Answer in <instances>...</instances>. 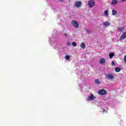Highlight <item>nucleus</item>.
Wrapping results in <instances>:
<instances>
[{"label": "nucleus", "instance_id": "3", "mask_svg": "<svg viewBox=\"0 0 126 126\" xmlns=\"http://www.w3.org/2000/svg\"><path fill=\"white\" fill-rule=\"evenodd\" d=\"M71 24L75 28H79V24L77 21L72 20L71 21Z\"/></svg>", "mask_w": 126, "mask_h": 126}, {"label": "nucleus", "instance_id": "20", "mask_svg": "<svg viewBox=\"0 0 126 126\" xmlns=\"http://www.w3.org/2000/svg\"><path fill=\"white\" fill-rule=\"evenodd\" d=\"M112 65H116V63H115V62L114 61H112L111 62Z\"/></svg>", "mask_w": 126, "mask_h": 126}, {"label": "nucleus", "instance_id": "28", "mask_svg": "<svg viewBox=\"0 0 126 126\" xmlns=\"http://www.w3.org/2000/svg\"><path fill=\"white\" fill-rule=\"evenodd\" d=\"M102 110L103 111V112H105V109H102Z\"/></svg>", "mask_w": 126, "mask_h": 126}, {"label": "nucleus", "instance_id": "25", "mask_svg": "<svg viewBox=\"0 0 126 126\" xmlns=\"http://www.w3.org/2000/svg\"><path fill=\"white\" fill-rule=\"evenodd\" d=\"M64 36H65V37H67V34L64 33Z\"/></svg>", "mask_w": 126, "mask_h": 126}, {"label": "nucleus", "instance_id": "24", "mask_svg": "<svg viewBox=\"0 0 126 126\" xmlns=\"http://www.w3.org/2000/svg\"><path fill=\"white\" fill-rule=\"evenodd\" d=\"M121 1H122V2H125L126 1V0H121Z\"/></svg>", "mask_w": 126, "mask_h": 126}, {"label": "nucleus", "instance_id": "12", "mask_svg": "<svg viewBox=\"0 0 126 126\" xmlns=\"http://www.w3.org/2000/svg\"><path fill=\"white\" fill-rule=\"evenodd\" d=\"M100 63H101V64H103V63H105V59L104 58H101L100 60Z\"/></svg>", "mask_w": 126, "mask_h": 126}, {"label": "nucleus", "instance_id": "9", "mask_svg": "<svg viewBox=\"0 0 126 126\" xmlns=\"http://www.w3.org/2000/svg\"><path fill=\"white\" fill-rule=\"evenodd\" d=\"M103 25L105 26V27H108V26H110V23L108 22H104L103 23Z\"/></svg>", "mask_w": 126, "mask_h": 126}, {"label": "nucleus", "instance_id": "2", "mask_svg": "<svg viewBox=\"0 0 126 126\" xmlns=\"http://www.w3.org/2000/svg\"><path fill=\"white\" fill-rule=\"evenodd\" d=\"M96 97L94 96V94H91L88 95L87 101H94Z\"/></svg>", "mask_w": 126, "mask_h": 126}, {"label": "nucleus", "instance_id": "19", "mask_svg": "<svg viewBox=\"0 0 126 126\" xmlns=\"http://www.w3.org/2000/svg\"><path fill=\"white\" fill-rule=\"evenodd\" d=\"M95 82L96 84H99L100 81H99V79H96V80H95Z\"/></svg>", "mask_w": 126, "mask_h": 126}, {"label": "nucleus", "instance_id": "15", "mask_svg": "<svg viewBox=\"0 0 126 126\" xmlns=\"http://www.w3.org/2000/svg\"><path fill=\"white\" fill-rule=\"evenodd\" d=\"M115 71L116 72H120L121 71V68L120 67H117L115 68Z\"/></svg>", "mask_w": 126, "mask_h": 126}, {"label": "nucleus", "instance_id": "11", "mask_svg": "<svg viewBox=\"0 0 126 126\" xmlns=\"http://www.w3.org/2000/svg\"><path fill=\"white\" fill-rule=\"evenodd\" d=\"M114 56H115V53H110L109 54V59H112L113 57H114Z\"/></svg>", "mask_w": 126, "mask_h": 126}, {"label": "nucleus", "instance_id": "1", "mask_svg": "<svg viewBox=\"0 0 126 126\" xmlns=\"http://www.w3.org/2000/svg\"><path fill=\"white\" fill-rule=\"evenodd\" d=\"M105 78L108 80L112 81L115 79V75L111 73L105 74Z\"/></svg>", "mask_w": 126, "mask_h": 126}, {"label": "nucleus", "instance_id": "27", "mask_svg": "<svg viewBox=\"0 0 126 126\" xmlns=\"http://www.w3.org/2000/svg\"><path fill=\"white\" fill-rule=\"evenodd\" d=\"M80 87H81L82 86V85H79Z\"/></svg>", "mask_w": 126, "mask_h": 126}, {"label": "nucleus", "instance_id": "22", "mask_svg": "<svg viewBox=\"0 0 126 126\" xmlns=\"http://www.w3.org/2000/svg\"><path fill=\"white\" fill-rule=\"evenodd\" d=\"M119 30H120V31H121L122 32V31H123V28H119Z\"/></svg>", "mask_w": 126, "mask_h": 126}, {"label": "nucleus", "instance_id": "26", "mask_svg": "<svg viewBox=\"0 0 126 126\" xmlns=\"http://www.w3.org/2000/svg\"><path fill=\"white\" fill-rule=\"evenodd\" d=\"M67 44L69 46V45H70V42H68L67 43Z\"/></svg>", "mask_w": 126, "mask_h": 126}, {"label": "nucleus", "instance_id": "13", "mask_svg": "<svg viewBox=\"0 0 126 126\" xmlns=\"http://www.w3.org/2000/svg\"><path fill=\"white\" fill-rule=\"evenodd\" d=\"M118 3L117 0H112V4L116 5Z\"/></svg>", "mask_w": 126, "mask_h": 126}, {"label": "nucleus", "instance_id": "14", "mask_svg": "<svg viewBox=\"0 0 126 126\" xmlns=\"http://www.w3.org/2000/svg\"><path fill=\"white\" fill-rule=\"evenodd\" d=\"M104 15L105 16H109V13H108V10H106L104 11Z\"/></svg>", "mask_w": 126, "mask_h": 126}, {"label": "nucleus", "instance_id": "29", "mask_svg": "<svg viewBox=\"0 0 126 126\" xmlns=\"http://www.w3.org/2000/svg\"><path fill=\"white\" fill-rule=\"evenodd\" d=\"M60 1H63V0H59Z\"/></svg>", "mask_w": 126, "mask_h": 126}, {"label": "nucleus", "instance_id": "5", "mask_svg": "<svg viewBox=\"0 0 126 126\" xmlns=\"http://www.w3.org/2000/svg\"><path fill=\"white\" fill-rule=\"evenodd\" d=\"M98 94L99 95H106L107 94V92H106V90L104 89H101L98 91Z\"/></svg>", "mask_w": 126, "mask_h": 126}, {"label": "nucleus", "instance_id": "6", "mask_svg": "<svg viewBox=\"0 0 126 126\" xmlns=\"http://www.w3.org/2000/svg\"><path fill=\"white\" fill-rule=\"evenodd\" d=\"M49 43H50V45L52 46H57V43H56V42H55V39H54V38H50V39L49 40Z\"/></svg>", "mask_w": 126, "mask_h": 126}, {"label": "nucleus", "instance_id": "8", "mask_svg": "<svg viewBox=\"0 0 126 126\" xmlns=\"http://www.w3.org/2000/svg\"><path fill=\"white\" fill-rule=\"evenodd\" d=\"M126 32H123V34L120 37V40H123L125 39V38H126Z\"/></svg>", "mask_w": 126, "mask_h": 126}, {"label": "nucleus", "instance_id": "16", "mask_svg": "<svg viewBox=\"0 0 126 126\" xmlns=\"http://www.w3.org/2000/svg\"><path fill=\"white\" fill-rule=\"evenodd\" d=\"M117 14V11L116 10H112V15H116Z\"/></svg>", "mask_w": 126, "mask_h": 126}, {"label": "nucleus", "instance_id": "18", "mask_svg": "<svg viewBox=\"0 0 126 126\" xmlns=\"http://www.w3.org/2000/svg\"><path fill=\"white\" fill-rule=\"evenodd\" d=\"M72 46H74V47H76V46H77V43H76V42H73L72 43Z\"/></svg>", "mask_w": 126, "mask_h": 126}, {"label": "nucleus", "instance_id": "30", "mask_svg": "<svg viewBox=\"0 0 126 126\" xmlns=\"http://www.w3.org/2000/svg\"><path fill=\"white\" fill-rule=\"evenodd\" d=\"M80 88V89H81V90H82V89H83L82 88Z\"/></svg>", "mask_w": 126, "mask_h": 126}, {"label": "nucleus", "instance_id": "23", "mask_svg": "<svg viewBox=\"0 0 126 126\" xmlns=\"http://www.w3.org/2000/svg\"><path fill=\"white\" fill-rule=\"evenodd\" d=\"M86 32H87V33H90V31H89V30H86Z\"/></svg>", "mask_w": 126, "mask_h": 126}, {"label": "nucleus", "instance_id": "7", "mask_svg": "<svg viewBox=\"0 0 126 126\" xmlns=\"http://www.w3.org/2000/svg\"><path fill=\"white\" fill-rule=\"evenodd\" d=\"M81 5H82V3L80 1H77L75 2V7H77V8H78V7H80Z\"/></svg>", "mask_w": 126, "mask_h": 126}, {"label": "nucleus", "instance_id": "4", "mask_svg": "<svg viewBox=\"0 0 126 126\" xmlns=\"http://www.w3.org/2000/svg\"><path fill=\"white\" fill-rule=\"evenodd\" d=\"M88 4L89 5V7L91 8L92 7H93L94 5H95V2L93 0H90L88 1Z\"/></svg>", "mask_w": 126, "mask_h": 126}, {"label": "nucleus", "instance_id": "10", "mask_svg": "<svg viewBox=\"0 0 126 126\" xmlns=\"http://www.w3.org/2000/svg\"><path fill=\"white\" fill-rule=\"evenodd\" d=\"M80 47L81 48H82V49H85L86 45H85V43H84V42H82L80 44Z\"/></svg>", "mask_w": 126, "mask_h": 126}, {"label": "nucleus", "instance_id": "17", "mask_svg": "<svg viewBox=\"0 0 126 126\" xmlns=\"http://www.w3.org/2000/svg\"><path fill=\"white\" fill-rule=\"evenodd\" d=\"M69 59H70V57H69V56L66 55L65 56V60H66V61H68V60H69Z\"/></svg>", "mask_w": 126, "mask_h": 126}, {"label": "nucleus", "instance_id": "21", "mask_svg": "<svg viewBox=\"0 0 126 126\" xmlns=\"http://www.w3.org/2000/svg\"><path fill=\"white\" fill-rule=\"evenodd\" d=\"M124 62L126 63V55H125L124 57Z\"/></svg>", "mask_w": 126, "mask_h": 126}]
</instances>
